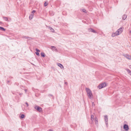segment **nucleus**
I'll list each match as a JSON object with an SVG mask.
<instances>
[{
  "mask_svg": "<svg viewBox=\"0 0 131 131\" xmlns=\"http://www.w3.org/2000/svg\"><path fill=\"white\" fill-rule=\"evenodd\" d=\"M85 90L87 93V95L89 98L91 99L93 98V95L90 90L88 88H86Z\"/></svg>",
  "mask_w": 131,
  "mask_h": 131,
  "instance_id": "1",
  "label": "nucleus"
},
{
  "mask_svg": "<svg viewBox=\"0 0 131 131\" xmlns=\"http://www.w3.org/2000/svg\"><path fill=\"white\" fill-rule=\"evenodd\" d=\"M106 86V84L105 83H103L100 84L98 86V88L99 89H101L102 88L105 87Z\"/></svg>",
  "mask_w": 131,
  "mask_h": 131,
  "instance_id": "2",
  "label": "nucleus"
},
{
  "mask_svg": "<svg viewBox=\"0 0 131 131\" xmlns=\"http://www.w3.org/2000/svg\"><path fill=\"white\" fill-rule=\"evenodd\" d=\"M104 119L105 121V124L106 125V126L107 127H108V118L107 117V115H105L104 116Z\"/></svg>",
  "mask_w": 131,
  "mask_h": 131,
  "instance_id": "3",
  "label": "nucleus"
},
{
  "mask_svg": "<svg viewBox=\"0 0 131 131\" xmlns=\"http://www.w3.org/2000/svg\"><path fill=\"white\" fill-rule=\"evenodd\" d=\"M123 28L122 27L120 28L116 31V32L117 34H118V35L121 34L123 31Z\"/></svg>",
  "mask_w": 131,
  "mask_h": 131,
  "instance_id": "4",
  "label": "nucleus"
},
{
  "mask_svg": "<svg viewBox=\"0 0 131 131\" xmlns=\"http://www.w3.org/2000/svg\"><path fill=\"white\" fill-rule=\"evenodd\" d=\"M34 108L39 112H40L42 111V109L41 108L38 106H35L34 107Z\"/></svg>",
  "mask_w": 131,
  "mask_h": 131,
  "instance_id": "5",
  "label": "nucleus"
},
{
  "mask_svg": "<svg viewBox=\"0 0 131 131\" xmlns=\"http://www.w3.org/2000/svg\"><path fill=\"white\" fill-rule=\"evenodd\" d=\"M22 38H25V39H26L28 40H33L32 38L29 37L27 36H23L22 37Z\"/></svg>",
  "mask_w": 131,
  "mask_h": 131,
  "instance_id": "6",
  "label": "nucleus"
},
{
  "mask_svg": "<svg viewBox=\"0 0 131 131\" xmlns=\"http://www.w3.org/2000/svg\"><path fill=\"white\" fill-rule=\"evenodd\" d=\"M123 56L128 59L131 60V57L130 56L127 54H124Z\"/></svg>",
  "mask_w": 131,
  "mask_h": 131,
  "instance_id": "7",
  "label": "nucleus"
},
{
  "mask_svg": "<svg viewBox=\"0 0 131 131\" xmlns=\"http://www.w3.org/2000/svg\"><path fill=\"white\" fill-rule=\"evenodd\" d=\"M94 116L92 115H91V124H93L94 122Z\"/></svg>",
  "mask_w": 131,
  "mask_h": 131,
  "instance_id": "8",
  "label": "nucleus"
},
{
  "mask_svg": "<svg viewBox=\"0 0 131 131\" xmlns=\"http://www.w3.org/2000/svg\"><path fill=\"white\" fill-rule=\"evenodd\" d=\"M124 128L125 130H127L129 129L128 125L125 124L124 126Z\"/></svg>",
  "mask_w": 131,
  "mask_h": 131,
  "instance_id": "9",
  "label": "nucleus"
},
{
  "mask_svg": "<svg viewBox=\"0 0 131 131\" xmlns=\"http://www.w3.org/2000/svg\"><path fill=\"white\" fill-rule=\"evenodd\" d=\"M88 30L89 31L94 33H96V32L92 28H89Z\"/></svg>",
  "mask_w": 131,
  "mask_h": 131,
  "instance_id": "10",
  "label": "nucleus"
},
{
  "mask_svg": "<svg viewBox=\"0 0 131 131\" xmlns=\"http://www.w3.org/2000/svg\"><path fill=\"white\" fill-rule=\"evenodd\" d=\"M94 122L95 123L96 125H97L98 124V119L96 117H95L94 118Z\"/></svg>",
  "mask_w": 131,
  "mask_h": 131,
  "instance_id": "11",
  "label": "nucleus"
},
{
  "mask_svg": "<svg viewBox=\"0 0 131 131\" xmlns=\"http://www.w3.org/2000/svg\"><path fill=\"white\" fill-rule=\"evenodd\" d=\"M57 65L60 67L61 68H64V67L60 63H58L57 64Z\"/></svg>",
  "mask_w": 131,
  "mask_h": 131,
  "instance_id": "12",
  "label": "nucleus"
},
{
  "mask_svg": "<svg viewBox=\"0 0 131 131\" xmlns=\"http://www.w3.org/2000/svg\"><path fill=\"white\" fill-rule=\"evenodd\" d=\"M118 35V34H117L116 31L115 32L113 33L112 34V37H114L115 36H117Z\"/></svg>",
  "mask_w": 131,
  "mask_h": 131,
  "instance_id": "13",
  "label": "nucleus"
},
{
  "mask_svg": "<svg viewBox=\"0 0 131 131\" xmlns=\"http://www.w3.org/2000/svg\"><path fill=\"white\" fill-rule=\"evenodd\" d=\"M48 28L49 29H50V31L51 32H54V30L51 27H50V26H48Z\"/></svg>",
  "mask_w": 131,
  "mask_h": 131,
  "instance_id": "14",
  "label": "nucleus"
},
{
  "mask_svg": "<svg viewBox=\"0 0 131 131\" xmlns=\"http://www.w3.org/2000/svg\"><path fill=\"white\" fill-rule=\"evenodd\" d=\"M51 49L53 51H54L57 50L56 48L54 46H51Z\"/></svg>",
  "mask_w": 131,
  "mask_h": 131,
  "instance_id": "15",
  "label": "nucleus"
},
{
  "mask_svg": "<svg viewBox=\"0 0 131 131\" xmlns=\"http://www.w3.org/2000/svg\"><path fill=\"white\" fill-rule=\"evenodd\" d=\"M127 16L125 14L122 17V19H123L124 20H125V19H126L127 18Z\"/></svg>",
  "mask_w": 131,
  "mask_h": 131,
  "instance_id": "16",
  "label": "nucleus"
},
{
  "mask_svg": "<svg viewBox=\"0 0 131 131\" xmlns=\"http://www.w3.org/2000/svg\"><path fill=\"white\" fill-rule=\"evenodd\" d=\"M34 15V14H31L29 16V19L30 20H31L33 17V16Z\"/></svg>",
  "mask_w": 131,
  "mask_h": 131,
  "instance_id": "17",
  "label": "nucleus"
},
{
  "mask_svg": "<svg viewBox=\"0 0 131 131\" xmlns=\"http://www.w3.org/2000/svg\"><path fill=\"white\" fill-rule=\"evenodd\" d=\"M0 30L4 31H5V28L1 26H0Z\"/></svg>",
  "mask_w": 131,
  "mask_h": 131,
  "instance_id": "18",
  "label": "nucleus"
},
{
  "mask_svg": "<svg viewBox=\"0 0 131 131\" xmlns=\"http://www.w3.org/2000/svg\"><path fill=\"white\" fill-rule=\"evenodd\" d=\"M3 19L4 20H5L6 21H9L8 20V18L7 17H3Z\"/></svg>",
  "mask_w": 131,
  "mask_h": 131,
  "instance_id": "19",
  "label": "nucleus"
},
{
  "mask_svg": "<svg viewBox=\"0 0 131 131\" xmlns=\"http://www.w3.org/2000/svg\"><path fill=\"white\" fill-rule=\"evenodd\" d=\"M126 70L129 73V74L131 75V71L129 69H126Z\"/></svg>",
  "mask_w": 131,
  "mask_h": 131,
  "instance_id": "20",
  "label": "nucleus"
},
{
  "mask_svg": "<svg viewBox=\"0 0 131 131\" xmlns=\"http://www.w3.org/2000/svg\"><path fill=\"white\" fill-rule=\"evenodd\" d=\"M40 54L41 56H42L43 57H44L45 56V53L43 52L41 53Z\"/></svg>",
  "mask_w": 131,
  "mask_h": 131,
  "instance_id": "21",
  "label": "nucleus"
},
{
  "mask_svg": "<svg viewBox=\"0 0 131 131\" xmlns=\"http://www.w3.org/2000/svg\"><path fill=\"white\" fill-rule=\"evenodd\" d=\"M25 117V115H24L22 114L21 115L20 117L21 118H24Z\"/></svg>",
  "mask_w": 131,
  "mask_h": 131,
  "instance_id": "22",
  "label": "nucleus"
},
{
  "mask_svg": "<svg viewBox=\"0 0 131 131\" xmlns=\"http://www.w3.org/2000/svg\"><path fill=\"white\" fill-rule=\"evenodd\" d=\"M82 11H83V12H84L85 13H86V12L85 9H82Z\"/></svg>",
  "mask_w": 131,
  "mask_h": 131,
  "instance_id": "23",
  "label": "nucleus"
},
{
  "mask_svg": "<svg viewBox=\"0 0 131 131\" xmlns=\"http://www.w3.org/2000/svg\"><path fill=\"white\" fill-rule=\"evenodd\" d=\"M48 4L46 2H45L44 3V6H46Z\"/></svg>",
  "mask_w": 131,
  "mask_h": 131,
  "instance_id": "24",
  "label": "nucleus"
},
{
  "mask_svg": "<svg viewBox=\"0 0 131 131\" xmlns=\"http://www.w3.org/2000/svg\"><path fill=\"white\" fill-rule=\"evenodd\" d=\"M35 53H36V54L37 55H38V56H40V54H39V52H36Z\"/></svg>",
  "mask_w": 131,
  "mask_h": 131,
  "instance_id": "25",
  "label": "nucleus"
},
{
  "mask_svg": "<svg viewBox=\"0 0 131 131\" xmlns=\"http://www.w3.org/2000/svg\"><path fill=\"white\" fill-rule=\"evenodd\" d=\"M36 51L37 52H40V51L37 49H36Z\"/></svg>",
  "mask_w": 131,
  "mask_h": 131,
  "instance_id": "26",
  "label": "nucleus"
},
{
  "mask_svg": "<svg viewBox=\"0 0 131 131\" xmlns=\"http://www.w3.org/2000/svg\"><path fill=\"white\" fill-rule=\"evenodd\" d=\"M25 104L26 105L27 107H28L29 106V105H28V103L27 102H26L25 103Z\"/></svg>",
  "mask_w": 131,
  "mask_h": 131,
  "instance_id": "27",
  "label": "nucleus"
},
{
  "mask_svg": "<svg viewBox=\"0 0 131 131\" xmlns=\"http://www.w3.org/2000/svg\"><path fill=\"white\" fill-rule=\"evenodd\" d=\"M35 12V10H33L32 12V13L31 14H34V13Z\"/></svg>",
  "mask_w": 131,
  "mask_h": 131,
  "instance_id": "28",
  "label": "nucleus"
},
{
  "mask_svg": "<svg viewBox=\"0 0 131 131\" xmlns=\"http://www.w3.org/2000/svg\"><path fill=\"white\" fill-rule=\"evenodd\" d=\"M92 106H93V105H94V102H92Z\"/></svg>",
  "mask_w": 131,
  "mask_h": 131,
  "instance_id": "29",
  "label": "nucleus"
},
{
  "mask_svg": "<svg viewBox=\"0 0 131 131\" xmlns=\"http://www.w3.org/2000/svg\"><path fill=\"white\" fill-rule=\"evenodd\" d=\"M49 131H53V130L52 129H50L49 130Z\"/></svg>",
  "mask_w": 131,
  "mask_h": 131,
  "instance_id": "30",
  "label": "nucleus"
},
{
  "mask_svg": "<svg viewBox=\"0 0 131 131\" xmlns=\"http://www.w3.org/2000/svg\"><path fill=\"white\" fill-rule=\"evenodd\" d=\"M64 83L65 84H68L66 82H65Z\"/></svg>",
  "mask_w": 131,
  "mask_h": 131,
  "instance_id": "31",
  "label": "nucleus"
},
{
  "mask_svg": "<svg viewBox=\"0 0 131 131\" xmlns=\"http://www.w3.org/2000/svg\"><path fill=\"white\" fill-rule=\"evenodd\" d=\"M23 94V93H20L19 94V95H22Z\"/></svg>",
  "mask_w": 131,
  "mask_h": 131,
  "instance_id": "32",
  "label": "nucleus"
},
{
  "mask_svg": "<svg viewBox=\"0 0 131 131\" xmlns=\"http://www.w3.org/2000/svg\"><path fill=\"white\" fill-rule=\"evenodd\" d=\"M25 92H26L27 91V90L26 89H25Z\"/></svg>",
  "mask_w": 131,
  "mask_h": 131,
  "instance_id": "33",
  "label": "nucleus"
},
{
  "mask_svg": "<svg viewBox=\"0 0 131 131\" xmlns=\"http://www.w3.org/2000/svg\"><path fill=\"white\" fill-rule=\"evenodd\" d=\"M129 32L130 33H131V30H130V31H129Z\"/></svg>",
  "mask_w": 131,
  "mask_h": 131,
  "instance_id": "34",
  "label": "nucleus"
},
{
  "mask_svg": "<svg viewBox=\"0 0 131 131\" xmlns=\"http://www.w3.org/2000/svg\"><path fill=\"white\" fill-rule=\"evenodd\" d=\"M50 96H52V95L51 94H50Z\"/></svg>",
  "mask_w": 131,
  "mask_h": 131,
  "instance_id": "35",
  "label": "nucleus"
},
{
  "mask_svg": "<svg viewBox=\"0 0 131 131\" xmlns=\"http://www.w3.org/2000/svg\"><path fill=\"white\" fill-rule=\"evenodd\" d=\"M17 85H18V84H17Z\"/></svg>",
  "mask_w": 131,
  "mask_h": 131,
  "instance_id": "36",
  "label": "nucleus"
},
{
  "mask_svg": "<svg viewBox=\"0 0 131 131\" xmlns=\"http://www.w3.org/2000/svg\"><path fill=\"white\" fill-rule=\"evenodd\" d=\"M2 131H3L2 130Z\"/></svg>",
  "mask_w": 131,
  "mask_h": 131,
  "instance_id": "37",
  "label": "nucleus"
}]
</instances>
